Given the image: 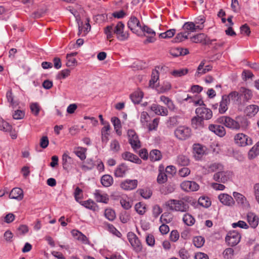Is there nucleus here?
<instances>
[{
    "label": "nucleus",
    "mask_w": 259,
    "mask_h": 259,
    "mask_svg": "<svg viewBox=\"0 0 259 259\" xmlns=\"http://www.w3.org/2000/svg\"><path fill=\"white\" fill-rule=\"evenodd\" d=\"M129 143L132 148L135 151L141 147V143L138 136L135 131L133 130H129L127 132Z\"/></svg>",
    "instance_id": "8"
},
{
    "label": "nucleus",
    "mask_w": 259,
    "mask_h": 259,
    "mask_svg": "<svg viewBox=\"0 0 259 259\" xmlns=\"http://www.w3.org/2000/svg\"><path fill=\"white\" fill-rule=\"evenodd\" d=\"M124 24L121 21L118 22L116 25L107 26L104 29V32L107 39H110L115 34L117 38L120 41H125L129 37L127 32L124 31Z\"/></svg>",
    "instance_id": "1"
},
{
    "label": "nucleus",
    "mask_w": 259,
    "mask_h": 259,
    "mask_svg": "<svg viewBox=\"0 0 259 259\" xmlns=\"http://www.w3.org/2000/svg\"><path fill=\"white\" fill-rule=\"evenodd\" d=\"M181 188L186 192H194L199 190V185L194 181H185L181 184Z\"/></svg>",
    "instance_id": "12"
},
{
    "label": "nucleus",
    "mask_w": 259,
    "mask_h": 259,
    "mask_svg": "<svg viewBox=\"0 0 259 259\" xmlns=\"http://www.w3.org/2000/svg\"><path fill=\"white\" fill-rule=\"evenodd\" d=\"M259 110L258 106L256 105H250L247 106L245 110V112L247 116H254Z\"/></svg>",
    "instance_id": "29"
},
{
    "label": "nucleus",
    "mask_w": 259,
    "mask_h": 259,
    "mask_svg": "<svg viewBox=\"0 0 259 259\" xmlns=\"http://www.w3.org/2000/svg\"><path fill=\"white\" fill-rule=\"evenodd\" d=\"M226 97H228L227 99L229 102L232 101L238 103L241 102V95L236 91L231 92L228 95H226Z\"/></svg>",
    "instance_id": "27"
},
{
    "label": "nucleus",
    "mask_w": 259,
    "mask_h": 259,
    "mask_svg": "<svg viewBox=\"0 0 259 259\" xmlns=\"http://www.w3.org/2000/svg\"><path fill=\"white\" fill-rule=\"evenodd\" d=\"M188 70L187 68H182L178 70H175L171 72L174 76L181 77L187 74Z\"/></svg>",
    "instance_id": "53"
},
{
    "label": "nucleus",
    "mask_w": 259,
    "mask_h": 259,
    "mask_svg": "<svg viewBox=\"0 0 259 259\" xmlns=\"http://www.w3.org/2000/svg\"><path fill=\"white\" fill-rule=\"evenodd\" d=\"M151 110L156 114L161 116H167L168 110L165 107L157 104H152L150 107Z\"/></svg>",
    "instance_id": "21"
},
{
    "label": "nucleus",
    "mask_w": 259,
    "mask_h": 259,
    "mask_svg": "<svg viewBox=\"0 0 259 259\" xmlns=\"http://www.w3.org/2000/svg\"><path fill=\"white\" fill-rule=\"evenodd\" d=\"M159 121V118H156L153 119L152 122L150 123H148V126H146L148 128L149 131H151L153 130H156Z\"/></svg>",
    "instance_id": "61"
},
{
    "label": "nucleus",
    "mask_w": 259,
    "mask_h": 259,
    "mask_svg": "<svg viewBox=\"0 0 259 259\" xmlns=\"http://www.w3.org/2000/svg\"><path fill=\"white\" fill-rule=\"evenodd\" d=\"M226 95H224L222 96L221 101L219 103V112L221 114L225 113L228 109V105L229 102L227 99Z\"/></svg>",
    "instance_id": "23"
},
{
    "label": "nucleus",
    "mask_w": 259,
    "mask_h": 259,
    "mask_svg": "<svg viewBox=\"0 0 259 259\" xmlns=\"http://www.w3.org/2000/svg\"><path fill=\"white\" fill-rule=\"evenodd\" d=\"M176 31L175 29H170L164 32L160 33L159 37L161 38H169L175 35Z\"/></svg>",
    "instance_id": "51"
},
{
    "label": "nucleus",
    "mask_w": 259,
    "mask_h": 259,
    "mask_svg": "<svg viewBox=\"0 0 259 259\" xmlns=\"http://www.w3.org/2000/svg\"><path fill=\"white\" fill-rule=\"evenodd\" d=\"M137 180L127 179L122 182L120 186L122 189L129 191L135 189L137 187Z\"/></svg>",
    "instance_id": "14"
},
{
    "label": "nucleus",
    "mask_w": 259,
    "mask_h": 259,
    "mask_svg": "<svg viewBox=\"0 0 259 259\" xmlns=\"http://www.w3.org/2000/svg\"><path fill=\"white\" fill-rule=\"evenodd\" d=\"M171 88V84L168 81H164L161 86V90L162 93H164L169 91Z\"/></svg>",
    "instance_id": "64"
},
{
    "label": "nucleus",
    "mask_w": 259,
    "mask_h": 259,
    "mask_svg": "<svg viewBox=\"0 0 259 259\" xmlns=\"http://www.w3.org/2000/svg\"><path fill=\"white\" fill-rule=\"evenodd\" d=\"M189 33L187 32H181L176 35V36L174 38L173 41L174 42H181L188 37Z\"/></svg>",
    "instance_id": "50"
},
{
    "label": "nucleus",
    "mask_w": 259,
    "mask_h": 259,
    "mask_svg": "<svg viewBox=\"0 0 259 259\" xmlns=\"http://www.w3.org/2000/svg\"><path fill=\"white\" fill-rule=\"evenodd\" d=\"M128 28L134 33L138 34L142 26L139 20L135 16H131L127 22Z\"/></svg>",
    "instance_id": "11"
},
{
    "label": "nucleus",
    "mask_w": 259,
    "mask_h": 259,
    "mask_svg": "<svg viewBox=\"0 0 259 259\" xmlns=\"http://www.w3.org/2000/svg\"><path fill=\"white\" fill-rule=\"evenodd\" d=\"M219 122L228 128L239 130L238 123L236 119L235 120L229 116H222L219 119Z\"/></svg>",
    "instance_id": "6"
},
{
    "label": "nucleus",
    "mask_w": 259,
    "mask_h": 259,
    "mask_svg": "<svg viewBox=\"0 0 259 259\" xmlns=\"http://www.w3.org/2000/svg\"><path fill=\"white\" fill-rule=\"evenodd\" d=\"M259 155V141L257 142L249 151L248 157L249 159H253Z\"/></svg>",
    "instance_id": "34"
},
{
    "label": "nucleus",
    "mask_w": 259,
    "mask_h": 259,
    "mask_svg": "<svg viewBox=\"0 0 259 259\" xmlns=\"http://www.w3.org/2000/svg\"><path fill=\"white\" fill-rule=\"evenodd\" d=\"M149 158L151 161H153L159 160L161 158L160 151L156 149L151 151L149 154Z\"/></svg>",
    "instance_id": "40"
},
{
    "label": "nucleus",
    "mask_w": 259,
    "mask_h": 259,
    "mask_svg": "<svg viewBox=\"0 0 259 259\" xmlns=\"http://www.w3.org/2000/svg\"><path fill=\"white\" fill-rule=\"evenodd\" d=\"M12 129V126L7 122L4 121L3 119L0 117V130L4 132H10Z\"/></svg>",
    "instance_id": "44"
},
{
    "label": "nucleus",
    "mask_w": 259,
    "mask_h": 259,
    "mask_svg": "<svg viewBox=\"0 0 259 259\" xmlns=\"http://www.w3.org/2000/svg\"><path fill=\"white\" fill-rule=\"evenodd\" d=\"M204 168H205L208 172H217L220 170L224 169V166L219 162H214L205 165L204 167Z\"/></svg>",
    "instance_id": "20"
},
{
    "label": "nucleus",
    "mask_w": 259,
    "mask_h": 259,
    "mask_svg": "<svg viewBox=\"0 0 259 259\" xmlns=\"http://www.w3.org/2000/svg\"><path fill=\"white\" fill-rule=\"evenodd\" d=\"M6 97L8 102L10 103V106L13 108H16L19 105V102L14 99L11 90H9L7 91Z\"/></svg>",
    "instance_id": "30"
},
{
    "label": "nucleus",
    "mask_w": 259,
    "mask_h": 259,
    "mask_svg": "<svg viewBox=\"0 0 259 259\" xmlns=\"http://www.w3.org/2000/svg\"><path fill=\"white\" fill-rule=\"evenodd\" d=\"M9 197L11 199H15L18 200H22L23 198V190L19 188L13 189L9 194Z\"/></svg>",
    "instance_id": "24"
},
{
    "label": "nucleus",
    "mask_w": 259,
    "mask_h": 259,
    "mask_svg": "<svg viewBox=\"0 0 259 259\" xmlns=\"http://www.w3.org/2000/svg\"><path fill=\"white\" fill-rule=\"evenodd\" d=\"M140 195L145 199H149L152 195V192L150 189H142L140 191Z\"/></svg>",
    "instance_id": "62"
},
{
    "label": "nucleus",
    "mask_w": 259,
    "mask_h": 259,
    "mask_svg": "<svg viewBox=\"0 0 259 259\" xmlns=\"http://www.w3.org/2000/svg\"><path fill=\"white\" fill-rule=\"evenodd\" d=\"M205 242V239L202 236H196L193 239V242L195 246L197 248L202 247Z\"/></svg>",
    "instance_id": "52"
},
{
    "label": "nucleus",
    "mask_w": 259,
    "mask_h": 259,
    "mask_svg": "<svg viewBox=\"0 0 259 259\" xmlns=\"http://www.w3.org/2000/svg\"><path fill=\"white\" fill-rule=\"evenodd\" d=\"M247 222L252 228H255L258 224V217L252 212H248L247 214Z\"/></svg>",
    "instance_id": "25"
},
{
    "label": "nucleus",
    "mask_w": 259,
    "mask_h": 259,
    "mask_svg": "<svg viewBox=\"0 0 259 259\" xmlns=\"http://www.w3.org/2000/svg\"><path fill=\"white\" fill-rule=\"evenodd\" d=\"M94 197L97 202L107 203L109 198L108 195L100 190H96L94 193Z\"/></svg>",
    "instance_id": "22"
},
{
    "label": "nucleus",
    "mask_w": 259,
    "mask_h": 259,
    "mask_svg": "<svg viewBox=\"0 0 259 259\" xmlns=\"http://www.w3.org/2000/svg\"><path fill=\"white\" fill-rule=\"evenodd\" d=\"M237 122L238 123L239 130H245L247 128L249 122L247 118L244 116H237Z\"/></svg>",
    "instance_id": "28"
},
{
    "label": "nucleus",
    "mask_w": 259,
    "mask_h": 259,
    "mask_svg": "<svg viewBox=\"0 0 259 259\" xmlns=\"http://www.w3.org/2000/svg\"><path fill=\"white\" fill-rule=\"evenodd\" d=\"M203 120L200 117L197 116L192 119V125L195 128L202 127L203 125Z\"/></svg>",
    "instance_id": "47"
},
{
    "label": "nucleus",
    "mask_w": 259,
    "mask_h": 259,
    "mask_svg": "<svg viewBox=\"0 0 259 259\" xmlns=\"http://www.w3.org/2000/svg\"><path fill=\"white\" fill-rule=\"evenodd\" d=\"M167 180V175L163 170L159 169V174L157 178V182L159 184H162L166 182Z\"/></svg>",
    "instance_id": "49"
},
{
    "label": "nucleus",
    "mask_w": 259,
    "mask_h": 259,
    "mask_svg": "<svg viewBox=\"0 0 259 259\" xmlns=\"http://www.w3.org/2000/svg\"><path fill=\"white\" fill-rule=\"evenodd\" d=\"M205 35L203 33H200L190 38L191 41L195 43H201L205 40Z\"/></svg>",
    "instance_id": "56"
},
{
    "label": "nucleus",
    "mask_w": 259,
    "mask_h": 259,
    "mask_svg": "<svg viewBox=\"0 0 259 259\" xmlns=\"http://www.w3.org/2000/svg\"><path fill=\"white\" fill-rule=\"evenodd\" d=\"M234 141L237 145L241 147L250 145L252 144L251 138L243 133L236 134L234 137Z\"/></svg>",
    "instance_id": "4"
},
{
    "label": "nucleus",
    "mask_w": 259,
    "mask_h": 259,
    "mask_svg": "<svg viewBox=\"0 0 259 259\" xmlns=\"http://www.w3.org/2000/svg\"><path fill=\"white\" fill-rule=\"evenodd\" d=\"M111 122L114 126V130L117 135H120L121 134V123L118 118L114 117L111 118Z\"/></svg>",
    "instance_id": "39"
},
{
    "label": "nucleus",
    "mask_w": 259,
    "mask_h": 259,
    "mask_svg": "<svg viewBox=\"0 0 259 259\" xmlns=\"http://www.w3.org/2000/svg\"><path fill=\"white\" fill-rule=\"evenodd\" d=\"M135 208L136 211L141 215H143L146 212V205L141 202L137 203Z\"/></svg>",
    "instance_id": "58"
},
{
    "label": "nucleus",
    "mask_w": 259,
    "mask_h": 259,
    "mask_svg": "<svg viewBox=\"0 0 259 259\" xmlns=\"http://www.w3.org/2000/svg\"><path fill=\"white\" fill-rule=\"evenodd\" d=\"M198 203L204 207H208L211 205V201L207 197L202 196L198 199Z\"/></svg>",
    "instance_id": "54"
},
{
    "label": "nucleus",
    "mask_w": 259,
    "mask_h": 259,
    "mask_svg": "<svg viewBox=\"0 0 259 259\" xmlns=\"http://www.w3.org/2000/svg\"><path fill=\"white\" fill-rule=\"evenodd\" d=\"M110 150L114 152H117L120 149V146L119 142L116 140H112L110 143Z\"/></svg>",
    "instance_id": "59"
},
{
    "label": "nucleus",
    "mask_w": 259,
    "mask_h": 259,
    "mask_svg": "<svg viewBox=\"0 0 259 259\" xmlns=\"http://www.w3.org/2000/svg\"><path fill=\"white\" fill-rule=\"evenodd\" d=\"M128 167L127 165L124 163H122L118 165L114 170V176L117 178H122L125 176L128 171Z\"/></svg>",
    "instance_id": "17"
},
{
    "label": "nucleus",
    "mask_w": 259,
    "mask_h": 259,
    "mask_svg": "<svg viewBox=\"0 0 259 259\" xmlns=\"http://www.w3.org/2000/svg\"><path fill=\"white\" fill-rule=\"evenodd\" d=\"M205 147L199 144H195L193 145V154L195 158L199 160L205 154Z\"/></svg>",
    "instance_id": "18"
},
{
    "label": "nucleus",
    "mask_w": 259,
    "mask_h": 259,
    "mask_svg": "<svg viewBox=\"0 0 259 259\" xmlns=\"http://www.w3.org/2000/svg\"><path fill=\"white\" fill-rule=\"evenodd\" d=\"M79 203L85 207L91 210H95L96 207V203L92 200L89 199L84 201H80Z\"/></svg>",
    "instance_id": "46"
},
{
    "label": "nucleus",
    "mask_w": 259,
    "mask_h": 259,
    "mask_svg": "<svg viewBox=\"0 0 259 259\" xmlns=\"http://www.w3.org/2000/svg\"><path fill=\"white\" fill-rule=\"evenodd\" d=\"M71 234L76 239L84 243H87V237L81 232L77 230H73L72 231Z\"/></svg>",
    "instance_id": "33"
},
{
    "label": "nucleus",
    "mask_w": 259,
    "mask_h": 259,
    "mask_svg": "<svg viewBox=\"0 0 259 259\" xmlns=\"http://www.w3.org/2000/svg\"><path fill=\"white\" fill-rule=\"evenodd\" d=\"M160 68L159 67H156L155 69L152 71L151 74V79L149 81L150 87L153 88L154 84L159 79V73L158 70Z\"/></svg>",
    "instance_id": "35"
},
{
    "label": "nucleus",
    "mask_w": 259,
    "mask_h": 259,
    "mask_svg": "<svg viewBox=\"0 0 259 259\" xmlns=\"http://www.w3.org/2000/svg\"><path fill=\"white\" fill-rule=\"evenodd\" d=\"M150 119L149 114L145 111L141 113L140 116V122L143 126H148V122Z\"/></svg>",
    "instance_id": "45"
},
{
    "label": "nucleus",
    "mask_w": 259,
    "mask_h": 259,
    "mask_svg": "<svg viewBox=\"0 0 259 259\" xmlns=\"http://www.w3.org/2000/svg\"><path fill=\"white\" fill-rule=\"evenodd\" d=\"M203 27V25H196L194 22H186L183 25L185 30L190 32H194L197 29H202Z\"/></svg>",
    "instance_id": "26"
},
{
    "label": "nucleus",
    "mask_w": 259,
    "mask_h": 259,
    "mask_svg": "<svg viewBox=\"0 0 259 259\" xmlns=\"http://www.w3.org/2000/svg\"><path fill=\"white\" fill-rule=\"evenodd\" d=\"M208 129L220 137H223L226 133L224 127L220 125L211 124L209 125Z\"/></svg>",
    "instance_id": "15"
},
{
    "label": "nucleus",
    "mask_w": 259,
    "mask_h": 259,
    "mask_svg": "<svg viewBox=\"0 0 259 259\" xmlns=\"http://www.w3.org/2000/svg\"><path fill=\"white\" fill-rule=\"evenodd\" d=\"M175 190V186L174 184H168L161 188L160 191L162 194L167 195L174 192Z\"/></svg>",
    "instance_id": "42"
},
{
    "label": "nucleus",
    "mask_w": 259,
    "mask_h": 259,
    "mask_svg": "<svg viewBox=\"0 0 259 259\" xmlns=\"http://www.w3.org/2000/svg\"><path fill=\"white\" fill-rule=\"evenodd\" d=\"M121 157L124 160L131 161L136 164H141L142 160L136 155L126 151L121 154Z\"/></svg>",
    "instance_id": "16"
},
{
    "label": "nucleus",
    "mask_w": 259,
    "mask_h": 259,
    "mask_svg": "<svg viewBox=\"0 0 259 259\" xmlns=\"http://www.w3.org/2000/svg\"><path fill=\"white\" fill-rule=\"evenodd\" d=\"M165 207L172 211L187 212L189 208V204L183 200L171 199L166 201L164 204Z\"/></svg>",
    "instance_id": "2"
},
{
    "label": "nucleus",
    "mask_w": 259,
    "mask_h": 259,
    "mask_svg": "<svg viewBox=\"0 0 259 259\" xmlns=\"http://www.w3.org/2000/svg\"><path fill=\"white\" fill-rule=\"evenodd\" d=\"M240 92L241 95L243 96L244 100L245 101L250 100L252 97V93L251 90L245 88H241L240 89Z\"/></svg>",
    "instance_id": "41"
},
{
    "label": "nucleus",
    "mask_w": 259,
    "mask_h": 259,
    "mask_svg": "<svg viewBox=\"0 0 259 259\" xmlns=\"http://www.w3.org/2000/svg\"><path fill=\"white\" fill-rule=\"evenodd\" d=\"M104 215L106 218L110 221H113L115 218V213L114 211L111 208L106 209Z\"/></svg>",
    "instance_id": "55"
},
{
    "label": "nucleus",
    "mask_w": 259,
    "mask_h": 259,
    "mask_svg": "<svg viewBox=\"0 0 259 259\" xmlns=\"http://www.w3.org/2000/svg\"><path fill=\"white\" fill-rule=\"evenodd\" d=\"M177 162L180 165L185 166L188 165L189 160L187 157L184 155H180L177 158Z\"/></svg>",
    "instance_id": "57"
},
{
    "label": "nucleus",
    "mask_w": 259,
    "mask_h": 259,
    "mask_svg": "<svg viewBox=\"0 0 259 259\" xmlns=\"http://www.w3.org/2000/svg\"><path fill=\"white\" fill-rule=\"evenodd\" d=\"M174 134L178 140L185 141L191 137L192 131L191 129L188 126L181 125L175 129Z\"/></svg>",
    "instance_id": "3"
},
{
    "label": "nucleus",
    "mask_w": 259,
    "mask_h": 259,
    "mask_svg": "<svg viewBox=\"0 0 259 259\" xmlns=\"http://www.w3.org/2000/svg\"><path fill=\"white\" fill-rule=\"evenodd\" d=\"M205 64V61L203 60L202 61L199 65H198L197 71L195 72V76L196 77H199L201 75L205 74L207 73L205 68H204V65Z\"/></svg>",
    "instance_id": "38"
},
{
    "label": "nucleus",
    "mask_w": 259,
    "mask_h": 259,
    "mask_svg": "<svg viewBox=\"0 0 259 259\" xmlns=\"http://www.w3.org/2000/svg\"><path fill=\"white\" fill-rule=\"evenodd\" d=\"M218 199L223 204L228 206H232L235 204L233 197L226 193L220 194Z\"/></svg>",
    "instance_id": "13"
},
{
    "label": "nucleus",
    "mask_w": 259,
    "mask_h": 259,
    "mask_svg": "<svg viewBox=\"0 0 259 259\" xmlns=\"http://www.w3.org/2000/svg\"><path fill=\"white\" fill-rule=\"evenodd\" d=\"M183 220L186 225L189 226L194 225L195 222V220L192 215L189 213H186L184 215Z\"/></svg>",
    "instance_id": "43"
},
{
    "label": "nucleus",
    "mask_w": 259,
    "mask_h": 259,
    "mask_svg": "<svg viewBox=\"0 0 259 259\" xmlns=\"http://www.w3.org/2000/svg\"><path fill=\"white\" fill-rule=\"evenodd\" d=\"M143 95L142 91H137L130 96V98L134 103L138 104L142 100Z\"/></svg>",
    "instance_id": "32"
},
{
    "label": "nucleus",
    "mask_w": 259,
    "mask_h": 259,
    "mask_svg": "<svg viewBox=\"0 0 259 259\" xmlns=\"http://www.w3.org/2000/svg\"><path fill=\"white\" fill-rule=\"evenodd\" d=\"M233 195L235 198L237 202L241 206L244 208H248L249 207V204L247 201L246 198L242 194L234 192H233Z\"/></svg>",
    "instance_id": "19"
},
{
    "label": "nucleus",
    "mask_w": 259,
    "mask_h": 259,
    "mask_svg": "<svg viewBox=\"0 0 259 259\" xmlns=\"http://www.w3.org/2000/svg\"><path fill=\"white\" fill-rule=\"evenodd\" d=\"M231 173L228 171L223 170L215 172L213 177V180L218 182L225 183L230 178Z\"/></svg>",
    "instance_id": "10"
},
{
    "label": "nucleus",
    "mask_w": 259,
    "mask_h": 259,
    "mask_svg": "<svg viewBox=\"0 0 259 259\" xmlns=\"http://www.w3.org/2000/svg\"><path fill=\"white\" fill-rule=\"evenodd\" d=\"M30 109L33 114L37 115L40 111V107L37 103H33L30 105Z\"/></svg>",
    "instance_id": "63"
},
{
    "label": "nucleus",
    "mask_w": 259,
    "mask_h": 259,
    "mask_svg": "<svg viewBox=\"0 0 259 259\" xmlns=\"http://www.w3.org/2000/svg\"><path fill=\"white\" fill-rule=\"evenodd\" d=\"M120 203L122 207L125 209H128L132 206V203L130 201V198L126 195H123L121 197Z\"/></svg>",
    "instance_id": "36"
},
{
    "label": "nucleus",
    "mask_w": 259,
    "mask_h": 259,
    "mask_svg": "<svg viewBox=\"0 0 259 259\" xmlns=\"http://www.w3.org/2000/svg\"><path fill=\"white\" fill-rule=\"evenodd\" d=\"M127 238L135 251L137 252L142 251V246L141 243L135 234L132 232H129L127 234Z\"/></svg>",
    "instance_id": "7"
},
{
    "label": "nucleus",
    "mask_w": 259,
    "mask_h": 259,
    "mask_svg": "<svg viewBox=\"0 0 259 259\" xmlns=\"http://www.w3.org/2000/svg\"><path fill=\"white\" fill-rule=\"evenodd\" d=\"M70 70L68 69L62 70L57 75V78L58 79H65L70 75Z\"/></svg>",
    "instance_id": "60"
},
{
    "label": "nucleus",
    "mask_w": 259,
    "mask_h": 259,
    "mask_svg": "<svg viewBox=\"0 0 259 259\" xmlns=\"http://www.w3.org/2000/svg\"><path fill=\"white\" fill-rule=\"evenodd\" d=\"M241 235L235 231L229 232L226 237V241L228 244L234 246L236 245L240 241Z\"/></svg>",
    "instance_id": "9"
},
{
    "label": "nucleus",
    "mask_w": 259,
    "mask_h": 259,
    "mask_svg": "<svg viewBox=\"0 0 259 259\" xmlns=\"http://www.w3.org/2000/svg\"><path fill=\"white\" fill-rule=\"evenodd\" d=\"M86 148L81 147H78L74 149L73 152L80 158L81 160H83L86 158Z\"/></svg>",
    "instance_id": "31"
},
{
    "label": "nucleus",
    "mask_w": 259,
    "mask_h": 259,
    "mask_svg": "<svg viewBox=\"0 0 259 259\" xmlns=\"http://www.w3.org/2000/svg\"><path fill=\"white\" fill-rule=\"evenodd\" d=\"M197 116L201 118L203 120H209L212 117V112L206 107L205 105L197 108L195 110Z\"/></svg>",
    "instance_id": "5"
},
{
    "label": "nucleus",
    "mask_w": 259,
    "mask_h": 259,
    "mask_svg": "<svg viewBox=\"0 0 259 259\" xmlns=\"http://www.w3.org/2000/svg\"><path fill=\"white\" fill-rule=\"evenodd\" d=\"M101 182L103 186L106 187H108L112 184L113 180L112 177L111 176L105 175L102 176L101 178Z\"/></svg>",
    "instance_id": "37"
},
{
    "label": "nucleus",
    "mask_w": 259,
    "mask_h": 259,
    "mask_svg": "<svg viewBox=\"0 0 259 259\" xmlns=\"http://www.w3.org/2000/svg\"><path fill=\"white\" fill-rule=\"evenodd\" d=\"M71 159V157L69 156L68 152L66 151L62 155V164L63 168L67 169L69 166V160Z\"/></svg>",
    "instance_id": "48"
}]
</instances>
